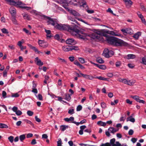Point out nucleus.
Returning <instances> with one entry per match:
<instances>
[{"mask_svg":"<svg viewBox=\"0 0 146 146\" xmlns=\"http://www.w3.org/2000/svg\"><path fill=\"white\" fill-rule=\"evenodd\" d=\"M106 40L109 44L115 46H121L125 44L123 40L114 36L108 37Z\"/></svg>","mask_w":146,"mask_h":146,"instance_id":"1","label":"nucleus"},{"mask_svg":"<svg viewBox=\"0 0 146 146\" xmlns=\"http://www.w3.org/2000/svg\"><path fill=\"white\" fill-rule=\"evenodd\" d=\"M75 25L74 27L73 26H70L66 25H62V30H66L69 32L72 35H76L78 31Z\"/></svg>","mask_w":146,"mask_h":146,"instance_id":"2","label":"nucleus"},{"mask_svg":"<svg viewBox=\"0 0 146 146\" xmlns=\"http://www.w3.org/2000/svg\"><path fill=\"white\" fill-rule=\"evenodd\" d=\"M5 1L11 5L15 6H19L21 7L26 9L27 10H29L31 9L30 7L21 6L22 5V3L19 0H5Z\"/></svg>","mask_w":146,"mask_h":146,"instance_id":"3","label":"nucleus"},{"mask_svg":"<svg viewBox=\"0 0 146 146\" xmlns=\"http://www.w3.org/2000/svg\"><path fill=\"white\" fill-rule=\"evenodd\" d=\"M41 16L45 20H48L47 21L48 25H51L54 27L55 25L57 24V21L55 19L51 18L50 17L44 15H41Z\"/></svg>","mask_w":146,"mask_h":146,"instance_id":"4","label":"nucleus"},{"mask_svg":"<svg viewBox=\"0 0 146 146\" xmlns=\"http://www.w3.org/2000/svg\"><path fill=\"white\" fill-rule=\"evenodd\" d=\"M101 34L100 31H98L97 33H94L90 35V36L91 38L96 40H100L102 38V37L101 36Z\"/></svg>","mask_w":146,"mask_h":146,"instance_id":"5","label":"nucleus"},{"mask_svg":"<svg viewBox=\"0 0 146 146\" xmlns=\"http://www.w3.org/2000/svg\"><path fill=\"white\" fill-rule=\"evenodd\" d=\"M113 51L111 50H109L108 48H105L103 51V54L106 58H109L113 56Z\"/></svg>","mask_w":146,"mask_h":146,"instance_id":"6","label":"nucleus"},{"mask_svg":"<svg viewBox=\"0 0 146 146\" xmlns=\"http://www.w3.org/2000/svg\"><path fill=\"white\" fill-rule=\"evenodd\" d=\"M38 43L39 46L43 48H46L48 46V44L43 40H39Z\"/></svg>","mask_w":146,"mask_h":146,"instance_id":"7","label":"nucleus"},{"mask_svg":"<svg viewBox=\"0 0 146 146\" xmlns=\"http://www.w3.org/2000/svg\"><path fill=\"white\" fill-rule=\"evenodd\" d=\"M66 42L67 44L71 45H74L76 43V42L74 39L72 38L68 39Z\"/></svg>","mask_w":146,"mask_h":146,"instance_id":"8","label":"nucleus"},{"mask_svg":"<svg viewBox=\"0 0 146 146\" xmlns=\"http://www.w3.org/2000/svg\"><path fill=\"white\" fill-rule=\"evenodd\" d=\"M9 10L12 16H14L16 15V9L14 7H11L9 9Z\"/></svg>","mask_w":146,"mask_h":146,"instance_id":"9","label":"nucleus"},{"mask_svg":"<svg viewBox=\"0 0 146 146\" xmlns=\"http://www.w3.org/2000/svg\"><path fill=\"white\" fill-rule=\"evenodd\" d=\"M27 45L31 49H33L35 52H37L38 54H39L40 53H42V52L38 50L37 48L33 46L31 44H28Z\"/></svg>","mask_w":146,"mask_h":146,"instance_id":"10","label":"nucleus"},{"mask_svg":"<svg viewBox=\"0 0 146 146\" xmlns=\"http://www.w3.org/2000/svg\"><path fill=\"white\" fill-rule=\"evenodd\" d=\"M78 31L76 35H73V36L76 35L78 36L80 38L84 39L85 38V35L84 34H80L81 32L78 29Z\"/></svg>","mask_w":146,"mask_h":146,"instance_id":"11","label":"nucleus"},{"mask_svg":"<svg viewBox=\"0 0 146 146\" xmlns=\"http://www.w3.org/2000/svg\"><path fill=\"white\" fill-rule=\"evenodd\" d=\"M90 62L96 66L97 67L99 68L100 69L102 70H105L106 68V66L104 65H100L98 64H95L91 61Z\"/></svg>","mask_w":146,"mask_h":146,"instance_id":"12","label":"nucleus"},{"mask_svg":"<svg viewBox=\"0 0 146 146\" xmlns=\"http://www.w3.org/2000/svg\"><path fill=\"white\" fill-rule=\"evenodd\" d=\"M65 1L67 4H69L74 5H77V4L74 3V2H77L76 0H66Z\"/></svg>","mask_w":146,"mask_h":146,"instance_id":"13","label":"nucleus"},{"mask_svg":"<svg viewBox=\"0 0 146 146\" xmlns=\"http://www.w3.org/2000/svg\"><path fill=\"white\" fill-rule=\"evenodd\" d=\"M62 50L65 52H68L71 51L70 46L68 45L64 46L62 47Z\"/></svg>","mask_w":146,"mask_h":146,"instance_id":"14","label":"nucleus"},{"mask_svg":"<svg viewBox=\"0 0 146 146\" xmlns=\"http://www.w3.org/2000/svg\"><path fill=\"white\" fill-rule=\"evenodd\" d=\"M35 61L36 62V64L38 66H41L43 64V62L40 59H39L38 57H36L35 58Z\"/></svg>","mask_w":146,"mask_h":146,"instance_id":"15","label":"nucleus"},{"mask_svg":"<svg viewBox=\"0 0 146 146\" xmlns=\"http://www.w3.org/2000/svg\"><path fill=\"white\" fill-rule=\"evenodd\" d=\"M141 33L140 32H138L135 34L133 36V37L135 39L137 40L140 36L141 35Z\"/></svg>","mask_w":146,"mask_h":146,"instance_id":"16","label":"nucleus"},{"mask_svg":"<svg viewBox=\"0 0 146 146\" xmlns=\"http://www.w3.org/2000/svg\"><path fill=\"white\" fill-rule=\"evenodd\" d=\"M82 77L86 79H89L92 80L94 78V77L85 74H82Z\"/></svg>","mask_w":146,"mask_h":146,"instance_id":"17","label":"nucleus"},{"mask_svg":"<svg viewBox=\"0 0 146 146\" xmlns=\"http://www.w3.org/2000/svg\"><path fill=\"white\" fill-rule=\"evenodd\" d=\"M134 117V114H132L131 115L128 117V121L132 122L134 123L135 122V119L133 117Z\"/></svg>","mask_w":146,"mask_h":146,"instance_id":"18","label":"nucleus"},{"mask_svg":"<svg viewBox=\"0 0 146 146\" xmlns=\"http://www.w3.org/2000/svg\"><path fill=\"white\" fill-rule=\"evenodd\" d=\"M70 13L73 15L75 16L80 17V15L77 12L74 10H71Z\"/></svg>","mask_w":146,"mask_h":146,"instance_id":"19","label":"nucleus"},{"mask_svg":"<svg viewBox=\"0 0 146 146\" xmlns=\"http://www.w3.org/2000/svg\"><path fill=\"white\" fill-rule=\"evenodd\" d=\"M54 27L57 29L62 30V25L61 24H58L57 22V24L55 25Z\"/></svg>","mask_w":146,"mask_h":146,"instance_id":"20","label":"nucleus"},{"mask_svg":"<svg viewBox=\"0 0 146 146\" xmlns=\"http://www.w3.org/2000/svg\"><path fill=\"white\" fill-rule=\"evenodd\" d=\"M64 97L65 98L64 99L68 101H69L71 99L70 95L68 94H64Z\"/></svg>","mask_w":146,"mask_h":146,"instance_id":"21","label":"nucleus"},{"mask_svg":"<svg viewBox=\"0 0 146 146\" xmlns=\"http://www.w3.org/2000/svg\"><path fill=\"white\" fill-rule=\"evenodd\" d=\"M104 32L105 33L109 34H111L113 35H115V36H120L121 35H115V33L113 31H110L108 30H106L104 31Z\"/></svg>","mask_w":146,"mask_h":146,"instance_id":"22","label":"nucleus"},{"mask_svg":"<svg viewBox=\"0 0 146 146\" xmlns=\"http://www.w3.org/2000/svg\"><path fill=\"white\" fill-rule=\"evenodd\" d=\"M22 15L25 19L29 20H30V17L28 14L26 13H23L22 14Z\"/></svg>","mask_w":146,"mask_h":146,"instance_id":"23","label":"nucleus"},{"mask_svg":"<svg viewBox=\"0 0 146 146\" xmlns=\"http://www.w3.org/2000/svg\"><path fill=\"white\" fill-rule=\"evenodd\" d=\"M64 120L66 122H69L70 121H72L74 120V118L72 117H71L69 118H66L64 119Z\"/></svg>","mask_w":146,"mask_h":146,"instance_id":"24","label":"nucleus"},{"mask_svg":"<svg viewBox=\"0 0 146 146\" xmlns=\"http://www.w3.org/2000/svg\"><path fill=\"white\" fill-rule=\"evenodd\" d=\"M45 31L47 34L46 36L47 37L51 38L52 36L50 35L51 31L50 30L45 29Z\"/></svg>","mask_w":146,"mask_h":146,"instance_id":"25","label":"nucleus"},{"mask_svg":"<svg viewBox=\"0 0 146 146\" xmlns=\"http://www.w3.org/2000/svg\"><path fill=\"white\" fill-rule=\"evenodd\" d=\"M96 61L97 62L100 64H102L104 63V61L100 57H98L97 58Z\"/></svg>","mask_w":146,"mask_h":146,"instance_id":"26","label":"nucleus"},{"mask_svg":"<svg viewBox=\"0 0 146 146\" xmlns=\"http://www.w3.org/2000/svg\"><path fill=\"white\" fill-rule=\"evenodd\" d=\"M97 124L100 125L104 127L106 125V122H103L101 121H98Z\"/></svg>","mask_w":146,"mask_h":146,"instance_id":"27","label":"nucleus"},{"mask_svg":"<svg viewBox=\"0 0 146 146\" xmlns=\"http://www.w3.org/2000/svg\"><path fill=\"white\" fill-rule=\"evenodd\" d=\"M68 128V125H62L60 126V129L62 131H65L66 129Z\"/></svg>","mask_w":146,"mask_h":146,"instance_id":"28","label":"nucleus"},{"mask_svg":"<svg viewBox=\"0 0 146 146\" xmlns=\"http://www.w3.org/2000/svg\"><path fill=\"white\" fill-rule=\"evenodd\" d=\"M12 17L11 20L13 23L15 25H17V21L16 19L15 16H12Z\"/></svg>","mask_w":146,"mask_h":146,"instance_id":"29","label":"nucleus"},{"mask_svg":"<svg viewBox=\"0 0 146 146\" xmlns=\"http://www.w3.org/2000/svg\"><path fill=\"white\" fill-rule=\"evenodd\" d=\"M70 49L71 50V51L73 50H79V48L77 46H70Z\"/></svg>","mask_w":146,"mask_h":146,"instance_id":"30","label":"nucleus"},{"mask_svg":"<svg viewBox=\"0 0 146 146\" xmlns=\"http://www.w3.org/2000/svg\"><path fill=\"white\" fill-rule=\"evenodd\" d=\"M8 139L11 143H13V145H14V143H13V141H14V137L13 136H9V137H8Z\"/></svg>","mask_w":146,"mask_h":146,"instance_id":"31","label":"nucleus"},{"mask_svg":"<svg viewBox=\"0 0 146 146\" xmlns=\"http://www.w3.org/2000/svg\"><path fill=\"white\" fill-rule=\"evenodd\" d=\"M8 128V126L6 124L3 123H0V128Z\"/></svg>","mask_w":146,"mask_h":146,"instance_id":"32","label":"nucleus"},{"mask_svg":"<svg viewBox=\"0 0 146 146\" xmlns=\"http://www.w3.org/2000/svg\"><path fill=\"white\" fill-rule=\"evenodd\" d=\"M25 134L21 135L19 137L20 140L21 141H22L24 140L25 139Z\"/></svg>","mask_w":146,"mask_h":146,"instance_id":"33","label":"nucleus"},{"mask_svg":"<svg viewBox=\"0 0 146 146\" xmlns=\"http://www.w3.org/2000/svg\"><path fill=\"white\" fill-rule=\"evenodd\" d=\"M131 97L133 98L134 100H135L137 102H139V100H140L139 99V97L137 96H131Z\"/></svg>","mask_w":146,"mask_h":146,"instance_id":"34","label":"nucleus"},{"mask_svg":"<svg viewBox=\"0 0 146 146\" xmlns=\"http://www.w3.org/2000/svg\"><path fill=\"white\" fill-rule=\"evenodd\" d=\"M135 82V80H131L128 81V85H133Z\"/></svg>","mask_w":146,"mask_h":146,"instance_id":"35","label":"nucleus"},{"mask_svg":"<svg viewBox=\"0 0 146 146\" xmlns=\"http://www.w3.org/2000/svg\"><path fill=\"white\" fill-rule=\"evenodd\" d=\"M108 130L111 133L114 134L115 133V128L112 127H110Z\"/></svg>","mask_w":146,"mask_h":146,"instance_id":"36","label":"nucleus"},{"mask_svg":"<svg viewBox=\"0 0 146 146\" xmlns=\"http://www.w3.org/2000/svg\"><path fill=\"white\" fill-rule=\"evenodd\" d=\"M24 121L27 123L30 124L32 126H34V125L31 121L27 119H25Z\"/></svg>","mask_w":146,"mask_h":146,"instance_id":"37","label":"nucleus"},{"mask_svg":"<svg viewBox=\"0 0 146 146\" xmlns=\"http://www.w3.org/2000/svg\"><path fill=\"white\" fill-rule=\"evenodd\" d=\"M78 59L80 62L82 64H84L85 62V60L83 58H79Z\"/></svg>","mask_w":146,"mask_h":146,"instance_id":"38","label":"nucleus"},{"mask_svg":"<svg viewBox=\"0 0 146 146\" xmlns=\"http://www.w3.org/2000/svg\"><path fill=\"white\" fill-rule=\"evenodd\" d=\"M116 3L115 0H109V3L112 5L115 4Z\"/></svg>","mask_w":146,"mask_h":146,"instance_id":"39","label":"nucleus"},{"mask_svg":"<svg viewBox=\"0 0 146 146\" xmlns=\"http://www.w3.org/2000/svg\"><path fill=\"white\" fill-rule=\"evenodd\" d=\"M101 106L103 109H105L107 107L106 104L104 102H102L101 104Z\"/></svg>","mask_w":146,"mask_h":146,"instance_id":"40","label":"nucleus"},{"mask_svg":"<svg viewBox=\"0 0 146 146\" xmlns=\"http://www.w3.org/2000/svg\"><path fill=\"white\" fill-rule=\"evenodd\" d=\"M115 138H113L111 139L110 141V144L111 145V146H113V144H115Z\"/></svg>","mask_w":146,"mask_h":146,"instance_id":"41","label":"nucleus"},{"mask_svg":"<svg viewBox=\"0 0 146 146\" xmlns=\"http://www.w3.org/2000/svg\"><path fill=\"white\" fill-rule=\"evenodd\" d=\"M27 113L29 116H31L33 115L34 113L31 111L29 110L27 111Z\"/></svg>","mask_w":146,"mask_h":146,"instance_id":"42","label":"nucleus"},{"mask_svg":"<svg viewBox=\"0 0 146 146\" xmlns=\"http://www.w3.org/2000/svg\"><path fill=\"white\" fill-rule=\"evenodd\" d=\"M135 58V56L133 54H128V59H134Z\"/></svg>","mask_w":146,"mask_h":146,"instance_id":"43","label":"nucleus"},{"mask_svg":"<svg viewBox=\"0 0 146 146\" xmlns=\"http://www.w3.org/2000/svg\"><path fill=\"white\" fill-rule=\"evenodd\" d=\"M1 31L2 33L4 34H8L9 33V31L8 30L5 28H3L1 29Z\"/></svg>","mask_w":146,"mask_h":146,"instance_id":"44","label":"nucleus"},{"mask_svg":"<svg viewBox=\"0 0 146 146\" xmlns=\"http://www.w3.org/2000/svg\"><path fill=\"white\" fill-rule=\"evenodd\" d=\"M37 98L40 100H43L42 96L40 94H38L37 96Z\"/></svg>","mask_w":146,"mask_h":146,"instance_id":"45","label":"nucleus"},{"mask_svg":"<svg viewBox=\"0 0 146 146\" xmlns=\"http://www.w3.org/2000/svg\"><path fill=\"white\" fill-rule=\"evenodd\" d=\"M121 31L122 32L123 34L125 35H126L128 34L127 31L125 29H121Z\"/></svg>","mask_w":146,"mask_h":146,"instance_id":"46","label":"nucleus"},{"mask_svg":"<svg viewBox=\"0 0 146 146\" xmlns=\"http://www.w3.org/2000/svg\"><path fill=\"white\" fill-rule=\"evenodd\" d=\"M100 146H111V145L109 143H102Z\"/></svg>","mask_w":146,"mask_h":146,"instance_id":"47","label":"nucleus"},{"mask_svg":"<svg viewBox=\"0 0 146 146\" xmlns=\"http://www.w3.org/2000/svg\"><path fill=\"white\" fill-rule=\"evenodd\" d=\"M86 5V2L84 1V0H82V4H80V6H82L84 7H85V5Z\"/></svg>","mask_w":146,"mask_h":146,"instance_id":"48","label":"nucleus"},{"mask_svg":"<svg viewBox=\"0 0 146 146\" xmlns=\"http://www.w3.org/2000/svg\"><path fill=\"white\" fill-rule=\"evenodd\" d=\"M74 113V110L73 109L69 110L68 111V113L72 115Z\"/></svg>","mask_w":146,"mask_h":146,"instance_id":"49","label":"nucleus"},{"mask_svg":"<svg viewBox=\"0 0 146 146\" xmlns=\"http://www.w3.org/2000/svg\"><path fill=\"white\" fill-rule=\"evenodd\" d=\"M82 109V107L80 105H78L77 107L76 110L77 111H80Z\"/></svg>","mask_w":146,"mask_h":146,"instance_id":"50","label":"nucleus"},{"mask_svg":"<svg viewBox=\"0 0 146 146\" xmlns=\"http://www.w3.org/2000/svg\"><path fill=\"white\" fill-rule=\"evenodd\" d=\"M15 113L17 115L19 116L22 114V112L19 110H17V111L15 112Z\"/></svg>","mask_w":146,"mask_h":146,"instance_id":"51","label":"nucleus"},{"mask_svg":"<svg viewBox=\"0 0 146 146\" xmlns=\"http://www.w3.org/2000/svg\"><path fill=\"white\" fill-rule=\"evenodd\" d=\"M19 96V95L17 93H15V94H12L11 95L12 97H18Z\"/></svg>","mask_w":146,"mask_h":146,"instance_id":"52","label":"nucleus"},{"mask_svg":"<svg viewBox=\"0 0 146 146\" xmlns=\"http://www.w3.org/2000/svg\"><path fill=\"white\" fill-rule=\"evenodd\" d=\"M140 7L142 9V10L143 11H146V9L145 8L144 6L142 4H140Z\"/></svg>","mask_w":146,"mask_h":146,"instance_id":"53","label":"nucleus"},{"mask_svg":"<svg viewBox=\"0 0 146 146\" xmlns=\"http://www.w3.org/2000/svg\"><path fill=\"white\" fill-rule=\"evenodd\" d=\"M58 59L59 60H61L62 62L64 63L65 64L66 63V61L64 59H62L60 57L58 58Z\"/></svg>","mask_w":146,"mask_h":146,"instance_id":"54","label":"nucleus"},{"mask_svg":"<svg viewBox=\"0 0 146 146\" xmlns=\"http://www.w3.org/2000/svg\"><path fill=\"white\" fill-rule=\"evenodd\" d=\"M134 133V131L132 129H130L128 131V134L130 135H133Z\"/></svg>","mask_w":146,"mask_h":146,"instance_id":"55","label":"nucleus"},{"mask_svg":"<svg viewBox=\"0 0 146 146\" xmlns=\"http://www.w3.org/2000/svg\"><path fill=\"white\" fill-rule=\"evenodd\" d=\"M23 31L27 34L29 35H30L31 34V33L29 32V31L25 28L23 29Z\"/></svg>","mask_w":146,"mask_h":146,"instance_id":"56","label":"nucleus"},{"mask_svg":"<svg viewBox=\"0 0 146 146\" xmlns=\"http://www.w3.org/2000/svg\"><path fill=\"white\" fill-rule=\"evenodd\" d=\"M142 63L146 65V58L145 57H143L142 59Z\"/></svg>","mask_w":146,"mask_h":146,"instance_id":"57","label":"nucleus"},{"mask_svg":"<svg viewBox=\"0 0 146 146\" xmlns=\"http://www.w3.org/2000/svg\"><path fill=\"white\" fill-rule=\"evenodd\" d=\"M94 78H98V79H99V80H106L107 79L106 78H104V77H102V76H100V77H95V78L94 77Z\"/></svg>","mask_w":146,"mask_h":146,"instance_id":"58","label":"nucleus"},{"mask_svg":"<svg viewBox=\"0 0 146 146\" xmlns=\"http://www.w3.org/2000/svg\"><path fill=\"white\" fill-rule=\"evenodd\" d=\"M116 66L118 67H119L121 65V62L120 61H117L115 63Z\"/></svg>","mask_w":146,"mask_h":146,"instance_id":"59","label":"nucleus"},{"mask_svg":"<svg viewBox=\"0 0 146 146\" xmlns=\"http://www.w3.org/2000/svg\"><path fill=\"white\" fill-rule=\"evenodd\" d=\"M35 120L38 122H40L41 121V120L36 115L35 117Z\"/></svg>","mask_w":146,"mask_h":146,"instance_id":"60","label":"nucleus"},{"mask_svg":"<svg viewBox=\"0 0 146 146\" xmlns=\"http://www.w3.org/2000/svg\"><path fill=\"white\" fill-rule=\"evenodd\" d=\"M113 146H121V144L119 143V142L116 141L115 143L113 144Z\"/></svg>","mask_w":146,"mask_h":146,"instance_id":"61","label":"nucleus"},{"mask_svg":"<svg viewBox=\"0 0 146 146\" xmlns=\"http://www.w3.org/2000/svg\"><path fill=\"white\" fill-rule=\"evenodd\" d=\"M137 13L138 15V17L140 18H143V16L141 15V13L139 11H137Z\"/></svg>","mask_w":146,"mask_h":146,"instance_id":"62","label":"nucleus"},{"mask_svg":"<svg viewBox=\"0 0 146 146\" xmlns=\"http://www.w3.org/2000/svg\"><path fill=\"white\" fill-rule=\"evenodd\" d=\"M68 58L71 62H72L74 60V57L73 56H70Z\"/></svg>","mask_w":146,"mask_h":146,"instance_id":"63","label":"nucleus"},{"mask_svg":"<svg viewBox=\"0 0 146 146\" xmlns=\"http://www.w3.org/2000/svg\"><path fill=\"white\" fill-rule=\"evenodd\" d=\"M57 146H61L62 144V141L61 139L57 141Z\"/></svg>","mask_w":146,"mask_h":146,"instance_id":"64","label":"nucleus"}]
</instances>
